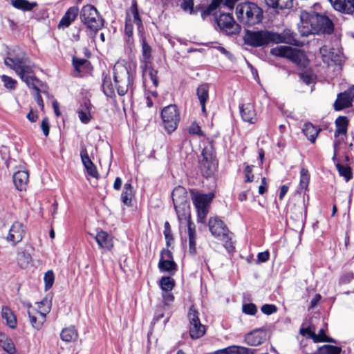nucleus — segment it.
Segmentation results:
<instances>
[{"instance_id":"obj_1","label":"nucleus","mask_w":354,"mask_h":354,"mask_svg":"<svg viewBox=\"0 0 354 354\" xmlns=\"http://www.w3.org/2000/svg\"><path fill=\"white\" fill-rule=\"evenodd\" d=\"M4 63L12 68L26 85H30L31 81L33 87H37L39 79L34 75L32 68L29 64V58L21 48L15 46L10 48Z\"/></svg>"},{"instance_id":"obj_2","label":"nucleus","mask_w":354,"mask_h":354,"mask_svg":"<svg viewBox=\"0 0 354 354\" xmlns=\"http://www.w3.org/2000/svg\"><path fill=\"white\" fill-rule=\"evenodd\" d=\"M244 43L252 47H261L270 44L286 43L292 45H297V41L294 34L286 32L280 35L268 30H249L245 31L243 37Z\"/></svg>"},{"instance_id":"obj_3","label":"nucleus","mask_w":354,"mask_h":354,"mask_svg":"<svg viewBox=\"0 0 354 354\" xmlns=\"http://www.w3.org/2000/svg\"><path fill=\"white\" fill-rule=\"evenodd\" d=\"M236 15L238 20L243 25L253 26L262 21L263 11L257 3L248 1L236 6Z\"/></svg>"},{"instance_id":"obj_4","label":"nucleus","mask_w":354,"mask_h":354,"mask_svg":"<svg viewBox=\"0 0 354 354\" xmlns=\"http://www.w3.org/2000/svg\"><path fill=\"white\" fill-rule=\"evenodd\" d=\"M113 79L117 92L120 96L127 93L133 82L128 67L120 62H117L113 66Z\"/></svg>"},{"instance_id":"obj_5","label":"nucleus","mask_w":354,"mask_h":354,"mask_svg":"<svg viewBox=\"0 0 354 354\" xmlns=\"http://www.w3.org/2000/svg\"><path fill=\"white\" fill-rule=\"evenodd\" d=\"M272 55L289 59L291 62L300 67H306L309 61L303 50L293 48L290 46H281L270 50Z\"/></svg>"},{"instance_id":"obj_6","label":"nucleus","mask_w":354,"mask_h":354,"mask_svg":"<svg viewBox=\"0 0 354 354\" xmlns=\"http://www.w3.org/2000/svg\"><path fill=\"white\" fill-rule=\"evenodd\" d=\"M82 22L90 30L97 32L104 26V19L93 5L84 6L80 11Z\"/></svg>"},{"instance_id":"obj_7","label":"nucleus","mask_w":354,"mask_h":354,"mask_svg":"<svg viewBox=\"0 0 354 354\" xmlns=\"http://www.w3.org/2000/svg\"><path fill=\"white\" fill-rule=\"evenodd\" d=\"M171 196L178 220L186 219L190 215V212L189 202L185 188L182 186L175 187Z\"/></svg>"},{"instance_id":"obj_8","label":"nucleus","mask_w":354,"mask_h":354,"mask_svg":"<svg viewBox=\"0 0 354 354\" xmlns=\"http://www.w3.org/2000/svg\"><path fill=\"white\" fill-rule=\"evenodd\" d=\"M301 20H310L311 26H314V30L321 31L324 33L330 34L333 32L334 26L332 21L326 16L313 12L309 13L306 11L301 12Z\"/></svg>"},{"instance_id":"obj_9","label":"nucleus","mask_w":354,"mask_h":354,"mask_svg":"<svg viewBox=\"0 0 354 354\" xmlns=\"http://www.w3.org/2000/svg\"><path fill=\"white\" fill-rule=\"evenodd\" d=\"M202 159L199 161V169L202 176L209 178L216 171V162L215 153L212 144H208L202 150Z\"/></svg>"},{"instance_id":"obj_10","label":"nucleus","mask_w":354,"mask_h":354,"mask_svg":"<svg viewBox=\"0 0 354 354\" xmlns=\"http://www.w3.org/2000/svg\"><path fill=\"white\" fill-rule=\"evenodd\" d=\"M209 228L213 236L219 238L225 243V248L227 249L233 248L231 241L232 234L221 219L216 217L211 218L209 220Z\"/></svg>"},{"instance_id":"obj_11","label":"nucleus","mask_w":354,"mask_h":354,"mask_svg":"<svg viewBox=\"0 0 354 354\" xmlns=\"http://www.w3.org/2000/svg\"><path fill=\"white\" fill-rule=\"evenodd\" d=\"M193 204L197 211L198 222L203 223L208 213L207 207L212 201L214 194H200L194 190L190 191Z\"/></svg>"},{"instance_id":"obj_12","label":"nucleus","mask_w":354,"mask_h":354,"mask_svg":"<svg viewBox=\"0 0 354 354\" xmlns=\"http://www.w3.org/2000/svg\"><path fill=\"white\" fill-rule=\"evenodd\" d=\"M161 118L165 129L169 133L174 131L180 122V112L176 105L170 104L163 108Z\"/></svg>"},{"instance_id":"obj_13","label":"nucleus","mask_w":354,"mask_h":354,"mask_svg":"<svg viewBox=\"0 0 354 354\" xmlns=\"http://www.w3.org/2000/svg\"><path fill=\"white\" fill-rule=\"evenodd\" d=\"M216 22L221 30L227 35H237L241 31V26L234 19L230 14H221L216 19Z\"/></svg>"},{"instance_id":"obj_14","label":"nucleus","mask_w":354,"mask_h":354,"mask_svg":"<svg viewBox=\"0 0 354 354\" xmlns=\"http://www.w3.org/2000/svg\"><path fill=\"white\" fill-rule=\"evenodd\" d=\"M354 99V85L350 86L347 90L337 94V99L334 102L333 107L337 111L352 106Z\"/></svg>"},{"instance_id":"obj_15","label":"nucleus","mask_w":354,"mask_h":354,"mask_svg":"<svg viewBox=\"0 0 354 354\" xmlns=\"http://www.w3.org/2000/svg\"><path fill=\"white\" fill-rule=\"evenodd\" d=\"M180 226L185 224L187 227V234L189 239V252L192 255L196 253V233L195 224L191 221V215L185 220H178Z\"/></svg>"},{"instance_id":"obj_16","label":"nucleus","mask_w":354,"mask_h":354,"mask_svg":"<svg viewBox=\"0 0 354 354\" xmlns=\"http://www.w3.org/2000/svg\"><path fill=\"white\" fill-rule=\"evenodd\" d=\"M25 235V227L23 223L15 221L11 225L6 240L13 245L21 241Z\"/></svg>"},{"instance_id":"obj_17","label":"nucleus","mask_w":354,"mask_h":354,"mask_svg":"<svg viewBox=\"0 0 354 354\" xmlns=\"http://www.w3.org/2000/svg\"><path fill=\"white\" fill-rule=\"evenodd\" d=\"M266 339V330L263 328L255 329L245 336V342L250 346L261 344Z\"/></svg>"},{"instance_id":"obj_18","label":"nucleus","mask_w":354,"mask_h":354,"mask_svg":"<svg viewBox=\"0 0 354 354\" xmlns=\"http://www.w3.org/2000/svg\"><path fill=\"white\" fill-rule=\"evenodd\" d=\"M240 114L242 120L250 124H254L257 121V117L254 106L251 103L239 105Z\"/></svg>"},{"instance_id":"obj_19","label":"nucleus","mask_w":354,"mask_h":354,"mask_svg":"<svg viewBox=\"0 0 354 354\" xmlns=\"http://www.w3.org/2000/svg\"><path fill=\"white\" fill-rule=\"evenodd\" d=\"M332 7L344 14L351 15L354 12V0H328Z\"/></svg>"},{"instance_id":"obj_20","label":"nucleus","mask_w":354,"mask_h":354,"mask_svg":"<svg viewBox=\"0 0 354 354\" xmlns=\"http://www.w3.org/2000/svg\"><path fill=\"white\" fill-rule=\"evenodd\" d=\"M80 157L82 162V164L88 174V176L98 178L99 174L97 170L95 165L91 161L90 158L88 157V152L86 148H83L80 151Z\"/></svg>"},{"instance_id":"obj_21","label":"nucleus","mask_w":354,"mask_h":354,"mask_svg":"<svg viewBox=\"0 0 354 354\" xmlns=\"http://www.w3.org/2000/svg\"><path fill=\"white\" fill-rule=\"evenodd\" d=\"M95 239L100 248L110 250L113 247L111 235L105 231L98 232L95 236Z\"/></svg>"},{"instance_id":"obj_22","label":"nucleus","mask_w":354,"mask_h":354,"mask_svg":"<svg viewBox=\"0 0 354 354\" xmlns=\"http://www.w3.org/2000/svg\"><path fill=\"white\" fill-rule=\"evenodd\" d=\"M79 13V8L77 6L69 8L59 21V28H68L75 21Z\"/></svg>"},{"instance_id":"obj_23","label":"nucleus","mask_w":354,"mask_h":354,"mask_svg":"<svg viewBox=\"0 0 354 354\" xmlns=\"http://www.w3.org/2000/svg\"><path fill=\"white\" fill-rule=\"evenodd\" d=\"M28 173L26 171H18L13 174L12 179L15 187L23 191L26 188L28 182Z\"/></svg>"},{"instance_id":"obj_24","label":"nucleus","mask_w":354,"mask_h":354,"mask_svg":"<svg viewBox=\"0 0 354 354\" xmlns=\"http://www.w3.org/2000/svg\"><path fill=\"white\" fill-rule=\"evenodd\" d=\"M348 124L349 120L346 116L337 117L335 121L336 129L334 133V136L337 138L338 136L342 135L344 136L345 138H347L346 133Z\"/></svg>"},{"instance_id":"obj_25","label":"nucleus","mask_w":354,"mask_h":354,"mask_svg":"<svg viewBox=\"0 0 354 354\" xmlns=\"http://www.w3.org/2000/svg\"><path fill=\"white\" fill-rule=\"evenodd\" d=\"M91 104L90 101L84 100L77 111L79 118L82 123L87 124L90 122L91 119Z\"/></svg>"},{"instance_id":"obj_26","label":"nucleus","mask_w":354,"mask_h":354,"mask_svg":"<svg viewBox=\"0 0 354 354\" xmlns=\"http://www.w3.org/2000/svg\"><path fill=\"white\" fill-rule=\"evenodd\" d=\"M28 313L31 326L37 330H40L46 320V314L37 310L35 313L30 311Z\"/></svg>"},{"instance_id":"obj_27","label":"nucleus","mask_w":354,"mask_h":354,"mask_svg":"<svg viewBox=\"0 0 354 354\" xmlns=\"http://www.w3.org/2000/svg\"><path fill=\"white\" fill-rule=\"evenodd\" d=\"M1 317L6 320V324L10 328H15L17 325V317L12 310L8 306H2Z\"/></svg>"},{"instance_id":"obj_28","label":"nucleus","mask_w":354,"mask_h":354,"mask_svg":"<svg viewBox=\"0 0 354 354\" xmlns=\"http://www.w3.org/2000/svg\"><path fill=\"white\" fill-rule=\"evenodd\" d=\"M72 63L75 70L77 73L83 71L87 72L92 68L91 62L86 59L73 57L72 59Z\"/></svg>"},{"instance_id":"obj_29","label":"nucleus","mask_w":354,"mask_h":354,"mask_svg":"<svg viewBox=\"0 0 354 354\" xmlns=\"http://www.w3.org/2000/svg\"><path fill=\"white\" fill-rule=\"evenodd\" d=\"M302 131L309 141L312 143H315L318 133L320 131V129H317L313 124L307 122L304 124Z\"/></svg>"},{"instance_id":"obj_30","label":"nucleus","mask_w":354,"mask_h":354,"mask_svg":"<svg viewBox=\"0 0 354 354\" xmlns=\"http://www.w3.org/2000/svg\"><path fill=\"white\" fill-rule=\"evenodd\" d=\"M205 333V327L201 322L189 324V336L196 339L203 337Z\"/></svg>"},{"instance_id":"obj_31","label":"nucleus","mask_w":354,"mask_h":354,"mask_svg":"<svg viewBox=\"0 0 354 354\" xmlns=\"http://www.w3.org/2000/svg\"><path fill=\"white\" fill-rule=\"evenodd\" d=\"M268 6L280 10L290 9L293 6V0H265Z\"/></svg>"},{"instance_id":"obj_32","label":"nucleus","mask_w":354,"mask_h":354,"mask_svg":"<svg viewBox=\"0 0 354 354\" xmlns=\"http://www.w3.org/2000/svg\"><path fill=\"white\" fill-rule=\"evenodd\" d=\"M133 196V187L130 183L124 185V190L121 194V199L124 205L130 207L132 205V198Z\"/></svg>"},{"instance_id":"obj_33","label":"nucleus","mask_w":354,"mask_h":354,"mask_svg":"<svg viewBox=\"0 0 354 354\" xmlns=\"http://www.w3.org/2000/svg\"><path fill=\"white\" fill-rule=\"evenodd\" d=\"M0 347L8 354H15L16 352L13 342L3 333H0Z\"/></svg>"},{"instance_id":"obj_34","label":"nucleus","mask_w":354,"mask_h":354,"mask_svg":"<svg viewBox=\"0 0 354 354\" xmlns=\"http://www.w3.org/2000/svg\"><path fill=\"white\" fill-rule=\"evenodd\" d=\"M77 331L73 326L64 328L60 334L62 340L66 342L75 341L77 339Z\"/></svg>"},{"instance_id":"obj_35","label":"nucleus","mask_w":354,"mask_h":354,"mask_svg":"<svg viewBox=\"0 0 354 354\" xmlns=\"http://www.w3.org/2000/svg\"><path fill=\"white\" fill-rule=\"evenodd\" d=\"M13 7L23 11H30L37 6L36 2H29L28 0H10Z\"/></svg>"},{"instance_id":"obj_36","label":"nucleus","mask_w":354,"mask_h":354,"mask_svg":"<svg viewBox=\"0 0 354 354\" xmlns=\"http://www.w3.org/2000/svg\"><path fill=\"white\" fill-rule=\"evenodd\" d=\"M158 268L162 272H175L177 270V265L174 260H165L160 258L158 263Z\"/></svg>"},{"instance_id":"obj_37","label":"nucleus","mask_w":354,"mask_h":354,"mask_svg":"<svg viewBox=\"0 0 354 354\" xmlns=\"http://www.w3.org/2000/svg\"><path fill=\"white\" fill-rule=\"evenodd\" d=\"M310 20H301L299 24L298 28L301 36L307 37L313 33L314 26H311Z\"/></svg>"},{"instance_id":"obj_38","label":"nucleus","mask_w":354,"mask_h":354,"mask_svg":"<svg viewBox=\"0 0 354 354\" xmlns=\"http://www.w3.org/2000/svg\"><path fill=\"white\" fill-rule=\"evenodd\" d=\"M340 176L344 178L346 182L353 178L351 168L348 165H342L339 162H334Z\"/></svg>"},{"instance_id":"obj_39","label":"nucleus","mask_w":354,"mask_h":354,"mask_svg":"<svg viewBox=\"0 0 354 354\" xmlns=\"http://www.w3.org/2000/svg\"><path fill=\"white\" fill-rule=\"evenodd\" d=\"M102 89L104 93L109 97L115 96V88L110 77L106 76L103 80Z\"/></svg>"},{"instance_id":"obj_40","label":"nucleus","mask_w":354,"mask_h":354,"mask_svg":"<svg viewBox=\"0 0 354 354\" xmlns=\"http://www.w3.org/2000/svg\"><path fill=\"white\" fill-rule=\"evenodd\" d=\"M196 95L200 102L206 103L209 98V85L207 84L200 85L196 90Z\"/></svg>"},{"instance_id":"obj_41","label":"nucleus","mask_w":354,"mask_h":354,"mask_svg":"<svg viewBox=\"0 0 354 354\" xmlns=\"http://www.w3.org/2000/svg\"><path fill=\"white\" fill-rule=\"evenodd\" d=\"M32 260V257L30 254L21 252L17 254V261L20 268L24 269L26 268Z\"/></svg>"},{"instance_id":"obj_42","label":"nucleus","mask_w":354,"mask_h":354,"mask_svg":"<svg viewBox=\"0 0 354 354\" xmlns=\"http://www.w3.org/2000/svg\"><path fill=\"white\" fill-rule=\"evenodd\" d=\"M318 354H340L342 348L332 346V345H324L321 347L317 348Z\"/></svg>"},{"instance_id":"obj_43","label":"nucleus","mask_w":354,"mask_h":354,"mask_svg":"<svg viewBox=\"0 0 354 354\" xmlns=\"http://www.w3.org/2000/svg\"><path fill=\"white\" fill-rule=\"evenodd\" d=\"M131 11L133 15L134 22L137 25L138 30L140 32L141 28H143L141 19L139 15L138 8L136 0H132L131 6Z\"/></svg>"},{"instance_id":"obj_44","label":"nucleus","mask_w":354,"mask_h":354,"mask_svg":"<svg viewBox=\"0 0 354 354\" xmlns=\"http://www.w3.org/2000/svg\"><path fill=\"white\" fill-rule=\"evenodd\" d=\"M160 286L162 291H171L175 286V281L170 277H162L160 281Z\"/></svg>"},{"instance_id":"obj_45","label":"nucleus","mask_w":354,"mask_h":354,"mask_svg":"<svg viewBox=\"0 0 354 354\" xmlns=\"http://www.w3.org/2000/svg\"><path fill=\"white\" fill-rule=\"evenodd\" d=\"M333 48L328 46L324 45L319 48V53L322 57L324 62H328L331 59Z\"/></svg>"},{"instance_id":"obj_46","label":"nucleus","mask_w":354,"mask_h":354,"mask_svg":"<svg viewBox=\"0 0 354 354\" xmlns=\"http://www.w3.org/2000/svg\"><path fill=\"white\" fill-rule=\"evenodd\" d=\"M310 181V174L308 169L301 168L300 171V186L306 189Z\"/></svg>"},{"instance_id":"obj_47","label":"nucleus","mask_w":354,"mask_h":354,"mask_svg":"<svg viewBox=\"0 0 354 354\" xmlns=\"http://www.w3.org/2000/svg\"><path fill=\"white\" fill-rule=\"evenodd\" d=\"M199 313L198 311L195 308L194 306H191L189 309V311H188V314H187V317H188V320L189 322V324H193V323H197V322H200V319H199Z\"/></svg>"},{"instance_id":"obj_48","label":"nucleus","mask_w":354,"mask_h":354,"mask_svg":"<svg viewBox=\"0 0 354 354\" xmlns=\"http://www.w3.org/2000/svg\"><path fill=\"white\" fill-rule=\"evenodd\" d=\"M143 76L147 75V72L151 71L154 70L153 63L151 62V59H142L141 60V66H140Z\"/></svg>"},{"instance_id":"obj_49","label":"nucleus","mask_w":354,"mask_h":354,"mask_svg":"<svg viewBox=\"0 0 354 354\" xmlns=\"http://www.w3.org/2000/svg\"><path fill=\"white\" fill-rule=\"evenodd\" d=\"M142 59H151V48L143 37H142Z\"/></svg>"},{"instance_id":"obj_50","label":"nucleus","mask_w":354,"mask_h":354,"mask_svg":"<svg viewBox=\"0 0 354 354\" xmlns=\"http://www.w3.org/2000/svg\"><path fill=\"white\" fill-rule=\"evenodd\" d=\"M354 279V274L351 271L344 272L339 279L340 285H345L349 283Z\"/></svg>"},{"instance_id":"obj_51","label":"nucleus","mask_w":354,"mask_h":354,"mask_svg":"<svg viewBox=\"0 0 354 354\" xmlns=\"http://www.w3.org/2000/svg\"><path fill=\"white\" fill-rule=\"evenodd\" d=\"M41 85V82L39 80L38 84L36 88H34L32 84L30 83V85H27L29 88L35 90L36 91L35 100L37 103L42 110L44 109V102L41 96L39 95V86Z\"/></svg>"},{"instance_id":"obj_52","label":"nucleus","mask_w":354,"mask_h":354,"mask_svg":"<svg viewBox=\"0 0 354 354\" xmlns=\"http://www.w3.org/2000/svg\"><path fill=\"white\" fill-rule=\"evenodd\" d=\"M243 313L249 315H254L257 312V308L253 303L245 304L242 306Z\"/></svg>"},{"instance_id":"obj_53","label":"nucleus","mask_w":354,"mask_h":354,"mask_svg":"<svg viewBox=\"0 0 354 354\" xmlns=\"http://www.w3.org/2000/svg\"><path fill=\"white\" fill-rule=\"evenodd\" d=\"M164 228L165 229H164L163 233H164L165 238L166 240V245L167 247H169L171 245V242L173 241L171 227H170V225H169V222L166 221L165 223Z\"/></svg>"},{"instance_id":"obj_54","label":"nucleus","mask_w":354,"mask_h":354,"mask_svg":"<svg viewBox=\"0 0 354 354\" xmlns=\"http://www.w3.org/2000/svg\"><path fill=\"white\" fill-rule=\"evenodd\" d=\"M336 138H337V140L334 142V145H333V156L332 158V160L333 162L337 161V152H338L339 146L340 145V144L342 142H344L345 140H346V138H345L344 136H342H342H339Z\"/></svg>"},{"instance_id":"obj_55","label":"nucleus","mask_w":354,"mask_h":354,"mask_svg":"<svg viewBox=\"0 0 354 354\" xmlns=\"http://www.w3.org/2000/svg\"><path fill=\"white\" fill-rule=\"evenodd\" d=\"M54 273L52 270L47 271L44 277V280L45 282L46 289H48L52 287L54 283Z\"/></svg>"},{"instance_id":"obj_56","label":"nucleus","mask_w":354,"mask_h":354,"mask_svg":"<svg viewBox=\"0 0 354 354\" xmlns=\"http://www.w3.org/2000/svg\"><path fill=\"white\" fill-rule=\"evenodd\" d=\"M1 80L4 83L5 87L10 89H13L16 86L17 82L12 77L7 76L6 75H3L1 76Z\"/></svg>"},{"instance_id":"obj_57","label":"nucleus","mask_w":354,"mask_h":354,"mask_svg":"<svg viewBox=\"0 0 354 354\" xmlns=\"http://www.w3.org/2000/svg\"><path fill=\"white\" fill-rule=\"evenodd\" d=\"M254 165H246L245 169H244V174H245V182L250 183L254 180V175L252 174Z\"/></svg>"},{"instance_id":"obj_58","label":"nucleus","mask_w":354,"mask_h":354,"mask_svg":"<svg viewBox=\"0 0 354 354\" xmlns=\"http://www.w3.org/2000/svg\"><path fill=\"white\" fill-rule=\"evenodd\" d=\"M261 312L267 315H272L277 311V308L273 304H264L261 308Z\"/></svg>"},{"instance_id":"obj_59","label":"nucleus","mask_w":354,"mask_h":354,"mask_svg":"<svg viewBox=\"0 0 354 354\" xmlns=\"http://www.w3.org/2000/svg\"><path fill=\"white\" fill-rule=\"evenodd\" d=\"M194 0H183L181 3V8L184 11L193 14L194 12Z\"/></svg>"},{"instance_id":"obj_60","label":"nucleus","mask_w":354,"mask_h":354,"mask_svg":"<svg viewBox=\"0 0 354 354\" xmlns=\"http://www.w3.org/2000/svg\"><path fill=\"white\" fill-rule=\"evenodd\" d=\"M158 70L154 69L151 71L147 72V75H149L150 80H151L153 85L154 87L157 88L159 85V78L158 76Z\"/></svg>"},{"instance_id":"obj_61","label":"nucleus","mask_w":354,"mask_h":354,"mask_svg":"<svg viewBox=\"0 0 354 354\" xmlns=\"http://www.w3.org/2000/svg\"><path fill=\"white\" fill-rule=\"evenodd\" d=\"M299 77L306 84L309 85L313 82V76L310 72L306 71L299 74Z\"/></svg>"},{"instance_id":"obj_62","label":"nucleus","mask_w":354,"mask_h":354,"mask_svg":"<svg viewBox=\"0 0 354 354\" xmlns=\"http://www.w3.org/2000/svg\"><path fill=\"white\" fill-rule=\"evenodd\" d=\"M299 332H300V334L302 335H308L309 337L313 339L314 342L317 343L316 339L318 338H317V337L315 336V333L312 331L309 327L301 328Z\"/></svg>"},{"instance_id":"obj_63","label":"nucleus","mask_w":354,"mask_h":354,"mask_svg":"<svg viewBox=\"0 0 354 354\" xmlns=\"http://www.w3.org/2000/svg\"><path fill=\"white\" fill-rule=\"evenodd\" d=\"M189 133L192 135H202L201 127L196 123H192L189 127Z\"/></svg>"},{"instance_id":"obj_64","label":"nucleus","mask_w":354,"mask_h":354,"mask_svg":"<svg viewBox=\"0 0 354 354\" xmlns=\"http://www.w3.org/2000/svg\"><path fill=\"white\" fill-rule=\"evenodd\" d=\"M227 354H241V351L243 349V346L232 345L226 347Z\"/></svg>"}]
</instances>
